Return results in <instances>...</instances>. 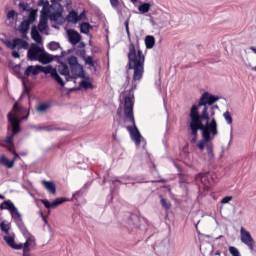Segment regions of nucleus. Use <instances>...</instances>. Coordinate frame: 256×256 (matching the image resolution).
I'll list each match as a JSON object with an SVG mask.
<instances>
[{"instance_id": "9d476101", "label": "nucleus", "mask_w": 256, "mask_h": 256, "mask_svg": "<svg viewBox=\"0 0 256 256\" xmlns=\"http://www.w3.org/2000/svg\"><path fill=\"white\" fill-rule=\"evenodd\" d=\"M8 121L12 127V133L13 135H17L18 133H21V121L13 116V114H8Z\"/></svg>"}, {"instance_id": "a19ab883", "label": "nucleus", "mask_w": 256, "mask_h": 256, "mask_svg": "<svg viewBox=\"0 0 256 256\" xmlns=\"http://www.w3.org/2000/svg\"><path fill=\"white\" fill-rule=\"evenodd\" d=\"M86 65H90V67H95V62H93V57L87 56L85 58Z\"/></svg>"}, {"instance_id": "b1692460", "label": "nucleus", "mask_w": 256, "mask_h": 256, "mask_svg": "<svg viewBox=\"0 0 256 256\" xmlns=\"http://www.w3.org/2000/svg\"><path fill=\"white\" fill-rule=\"evenodd\" d=\"M91 29V24L88 22H83L80 24V33H83L84 35H89V31Z\"/></svg>"}, {"instance_id": "ea45409f", "label": "nucleus", "mask_w": 256, "mask_h": 256, "mask_svg": "<svg viewBox=\"0 0 256 256\" xmlns=\"http://www.w3.org/2000/svg\"><path fill=\"white\" fill-rule=\"evenodd\" d=\"M34 243H35V240L33 238H28L22 248L27 247V249H29V247H31V245H33Z\"/></svg>"}, {"instance_id": "c9c22d12", "label": "nucleus", "mask_w": 256, "mask_h": 256, "mask_svg": "<svg viewBox=\"0 0 256 256\" xmlns=\"http://www.w3.org/2000/svg\"><path fill=\"white\" fill-rule=\"evenodd\" d=\"M60 47L61 46L57 42H50L48 44V49H50V51H57V49H59Z\"/></svg>"}, {"instance_id": "ddd939ff", "label": "nucleus", "mask_w": 256, "mask_h": 256, "mask_svg": "<svg viewBox=\"0 0 256 256\" xmlns=\"http://www.w3.org/2000/svg\"><path fill=\"white\" fill-rule=\"evenodd\" d=\"M42 204H44V207H46V209H55L57 207H59V205H62V203H65L68 201L67 198H56L55 201H53L51 204L49 203V200L47 199H42L40 200Z\"/></svg>"}, {"instance_id": "13d9d810", "label": "nucleus", "mask_w": 256, "mask_h": 256, "mask_svg": "<svg viewBox=\"0 0 256 256\" xmlns=\"http://www.w3.org/2000/svg\"><path fill=\"white\" fill-rule=\"evenodd\" d=\"M0 199H2V200L5 199V196L0 194Z\"/></svg>"}, {"instance_id": "2f4dec72", "label": "nucleus", "mask_w": 256, "mask_h": 256, "mask_svg": "<svg viewBox=\"0 0 256 256\" xmlns=\"http://www.w3.org/2000/svg\"><path fill=\"white\" fill-rule=\"evenodd\" d=\"M206 149H207L208 157H210V159H213V157H215V154L213 153V143L209 142L206 145Z\"/></svg>"}, {"instance_id": "680f3d73", "label": "nucleus", "mask_w": 256, "mask_h": 256, "mask_svg": "<svg viewBox=\"0 0 256 256\" xmlns=\"http://www.w3.org/2000/svg\"><path fill=\"white\" fill-rule=\"evenodd\" d=\"M58 3L60 2V1H62V0H56Z\"/></svg>"}, {"instance_id": "79ce46f5", "label": "nucleus", "mask_w": 256, "mask_h": 256, "mask_svg": "<svg viewBox=\"0 0 256 256\" xmlns=\"http://www.w3.org/2000/svg\"><path fill=\"white\" fill-rule=\"evenodd\" d=\"M230 201H233V196H226V197L222 198L220 203H222V205H225V204L229 203Z\"/></svg>"}, {"instance_id": "4d7b16f0", "label": "nucleus", "mask_w": 256, "mask_h": 256, "mask_svg": "<svg viewBox=\"0 0 256 256\" xmlns=\"http://www.w3.org/2000/svg\"><path fill=\"white\" fill-rule=\"evenodd\" d=\"M80 47H85V43H80Z\"/></svg>"}, {"instance_id": "4c0bfd02", "label": "nucleus", "mask_w": 256, "mask_h": 256, "mask_svg": "<svg viewBox=\"0 0 256 256\" xmlns=\"http://www.w3.org/2000/svg\"><path fill=\"white\" fill-rule=\"evenodd\" d=\"M229 252L231 253L232 256H241V253H239V250L235 248V246H230Z\"/></svg>"}, {"instance_id": "864d4df0", "label": "nucleus", "mask_w": 256, "mask_h": 256, "mask_svg": "<svg viewBox=\"0 0 256 256\" xmlns=\"http://www.w3.org/2000/svg\"><path fill=\"white\" fill-rule=\"evenodd\" d=\"M13 110H14V111H19V105L14 104V106H13Z\"/></svg>"}, {"instance_id": "a211bd4d", "label": "nucleus", "mask_w": 256, "mask_h": 256, "mask_svg": "<svg viewBox=\"0 0 256 256\" xmlns=\"http://www.w3.org/2000/svg\"><path fill=\"white\" fill-rule=\"evenodd\" d=\"M0 165H3L7 169H13L14 161L9 160V158L6 156H1L0 157Z\"/></svg>"}, {"instance_id": "e433bc0d", "label": "nucleus", "mask_w": 256, "mask_h": 256, "mask_svg": "<svg viewBox=\"0 0 256 256\" xmlns=\"http://www.w3.org/2000/svg\"><path fill=\"white\" fill-rule=\"evenodd\" d=\"M81 86L84 88V89H93V83L87 81V80H83L81 82Z\"/></svg>"}, {"instance_id": "39448f33", "label": "nucleus", "mask_w": 256, "mask_h": 256, "mask_svg": "<svg viewBox=\"0 0 256 256\" xmlns=\"http://www.w3.org/2000/svg\"><path fill=\"white\" fill-rule=\"evenodd\" d=\"M211 133L213 135V137H215V135H217L218 131H217V120L215 119V117H213L210 121V123H208V129L204 130L203 132V139L200 140L197 144L198 149H200V151H203V149H205V145L207 146L208 143H211V140L213 139L211 137Z\"/></svg>"}, {"instance_id": "a878e982", "label": "nucleus", "mask_w": 256, "mask_h": 256, "mask_svg": "<svg viewBox=\"0 0 256 256\" xmlns=\"http://www.w3.org/2000/svg\"><path fill=\"white\" fill-rule=\"evenodd\" d=\"M30 25L31 24H29V22H27L26 20L22 21V23L20 24V33H22V35H25L27 31H29Z\"/></svg>"}, {"instance_id": "052dcab7", "label": "nucleus", "mask_w": 256, "mask_h": 256, "mask_svg": "<svg viewBox=\"0 0 256 256\" xmlns=\"http://www.w3.org/2000/svg\"><path fill=\"white\" fill-rule=\"evenodd\" d=\"M127 83H129V77H127Z\"/></svg>"}, {"instance_id": "f8f14e48", "label": "nucleus", "mask_w": 256, "mask_h": 256, "mask_svg": "<svg viewBox=\"0 0 256 256\" xmlns=\"http://www.w3.org/2000/svg\"><path fill=\"white\" fill-rule=\"evenodd\" d=\"M67 36L68 41L71 43V45H77L78 43H81V34L77 32L75 29H69L67 30Z\"/></svg>"}, {"instance_id": "c03bdc74", "label": "nucleus", "mask_w": 256, "mask_h": 256, "mask_svg": "<svg viewBox=\"0 0 256 256\" xmlns=\"http://www.w3.org/2000/svg\"><path fill=\"white\" fill-rule=\"evenodd\" d=\"M110 4L114 9H117L120 5L119 0H110Z\"/></svg>"}, {"instance_id": "f257e3e1", "label": "nucleus", "mask_w": 256, "mask_h": 256, "mask_svg": "<svg viewBox=\"0 0 256 256\" xmlns=\"http://www.w3.org/2000/svg\"><path fill=\"white\" fill-rule=\"evenodd\" d=\"M127 67L134 72L129 94L124 98V116L126 123L132 124V126L126 127L127 131L130 133V137L135 145L139 146L141 145V132H139V128H137V124H135V115L133 114V107H135V102L133 101L135 94L133 91L137 89V85H139L141 79H143L145 73V55H143V51H137L133 43L129 44Z\"/></svg>"}, {"instance_id": "4be33fe9", "label": "nucleus", "mask_w": 256, "mask_h": 256, "mask_svg": "<svg viewBox=\"0 0 256 256\" xmlns=\"http://www.w3.org/2000/svg\"><path fill=\"white\" fill-rule=\"evenodd\" d=\"M145 45H146V49H153V47H155V37L154 36H146Z\"/></svg>"}, {"instance_id": "09e8293b", "label": "nucleus", "mask_w": 256, "mask_h": 256, "mask_svg": "<svg viewBox=\"0 0 256 256\" xmlns=\"http://www.w3.org/2000/svg\"><path fill=\"white\" fill-rule=\"evenodd\" d=\"M125 27H126V33L128 37H131V32L129 31V21L125 22Z\"/></svg>"}, {"instance_id": "72a5a7b5", "label": "nucleus", "mask_w": 256, "mask_h": 256, "mask_svg": "<svg viewBox=\"0 0 256 256\" xmlns=\"http://www.w3.org/2000/svg\"><path fill=\"white\" fill-rule=\"evenodd\" d=\"M223 117H224L225 121L228 123V125H232L233 124V117L231 116V113H229V111H226L223 114Z\"/></svg>"}, {"instance_id": "0eeeda50", "label": "nucleus", "mask_w": 256, "mask_h": 256, "mask_svg": "<svg viewBox=\"0 0 256 256\" xmlns=\"http://www.w3.org/2000/svg\"><path fill=\"white\" fill-rule=\"evenodd\" d=\"M5 45L12 51H21V49H29V42L21 38H14L13 40H7Z\"/></svg>"}, {"instance_id": "f03ea898", "label": "nucleus", "mask_w": 256, "mask_h": 256, "mask_svg": "<svg viewBox=\"0 0 256 256\" xmlns=\"http://www.w3.org/2000/svg\"><path fill=\"white\" fill-rule=\"evenodd\" d=\"M219 101V97H215L214 95L209 94V92H204L199 100L198 105H192L190 109V115L193 113L198 116L199 119L206 121L209 123V112L211 117L215 116L214 107H210L209 105H213Z\"/></svg>"}, {"instance_id": "6e6d98bb", "label": "nucleus", "mask_w": 256, "mask_h": 256, "mask_svg": "<svg viewBox=\"0 0 256 256\" xmlns=\"http://www.w3.org/2000/svg\"><path fill=\"white\" fill-rule=\"evenodd\" d=\"M39 215H40L41 218H42V217H45V214H43V211H40V212H39Z\"/></svg>"}, {"instance_id": "20e7f679", "label": "nucleus", "mask_w": 256, "mask_h": 256, "mask_svg": "<svg viewBox=\"0 0 256 256\" xmlns=\"http://www.w3.org/2000/svg\"><path fill=\"white\" fill-rule=\"evenodd\" d=\"M189 118H190V130L192 135L191 143H197V137H198L199 131H202V136H203V133L205 130L208 129V123L210 122H206V125H204L203 121L205 120L199 118V116L194 112H192V114H189Z\"/></svg>"}, {"instance_id": "aec40b11", "label": "nucleus", "mask_w": 256, "mask_h": 256, "mask_svg": "<svg viewBox=\"0 0 256 256\" xmlns=\"http://www.w3.org/2000/svg\"><path fill=\"white\" fill-rule=\"evenodd\" d=\"M31 37L36 43H41L42 38L41 34H39V30H37V27L33 26L31 29Z\"/></svg>"}, {"instance_id": "cd10ccee", "label": "nucleus", "mask_w": 256, "mask_h": 256, "mask_svg": "<svg viewBox=\"0 0 256 256\" xmlns=\"http://www.w3.org/2000/svg\"><path fill=\"white\" fill-rule=\"evenodd\" d=\"M15 17H17V12H15V10H10L6 14V19L7 21H10V23L15 21Z\"/></svg>"}, {"instance_id": "3c124183", "label": "nucleus", "mask_w": 256, "mask_h": 256, "mask_svg": "<svg viewBox=\"0 0 256 256\" xmlns=\"http://www.w3.org/2000/svg\"><path fill=\"white\" fill-rule=\"evenodd\" d=\"M13 155H14V157L11 161H14V164H15V161H17V159H19V154H17V152H14Z\"/></svg>"}, {"instance_id": "f704fd0d", "label": "nucleus", "mask_w": 256, "mask_h": 256, "mask_svg": "<svg viewBox=\"0 0 256 256\" xmlns=\"http://www.w3.org/2000/svg\"><path fill=\"white\" fill-rule=\"evenodd\" d=\"M0 229L1 231H3V233H6V235H9V229H11V227L9 226V224H5V222H2L0 224Z\"/></svg>"}, {"instance_id": "1a4fd4ad", "label": "nucleus", "mask_w": 256, "mask_h": 256, "mask_svg": "<svg viewBox=\"0 0 256 256\" xmlns=\"http://www.w3.org/2000/svg\"><path fill=\"white\" fill-rule=\"evenodd\" d=\"M41 53H43V48L33 43L30 45V48L28 49V59H30V61H38L39 57L41 56Z\"/></svg>"}, {"instance_id": "dca6fc26", "label": "nucleus", "mask_w": 256, "mask_h": 256, "mask_svg": "<svg viewBox=\"0 0 256 256\" xmlns=\"http://www.w3.org/2000/svg\"><path fill=\"white\" fill-rule=\"evenodd\" d=\"M38 61L40 63H42V65H47V64L51 63V61H53V56H51L49 53L45 52V50L43 49L38 58Z\"/></svg>"}, {"instance_id": "f3484780", "label": "nucleus", "mask_w": 256, "mask_h": 256, "mask_svg": "<svg viewBox=\"0 0 256 256\" xmlns=\"http://www.w3.org/2000/svg\"><path fill=\"white\" fill-rule=\"evenodd\" d=\"M70 71L74 79H77V77H81V73H83V66H81L80 64H77L76 66L70 67Z\"/></svg>"}, {"instance_id": "c756f323", "label": "nucleus", "mask_w": 256, "mask_h": 256, "mask_svg": "<svg viewBox=\"0 0 256 256\" xmlns=\"http://www.w3.org/2000/svg\"><path fill=\"white\" fill-rule=\"evenodd\" d=\"M36 19H37V12H35V10H32L26 21L31 25V23H35Z\"/></svg>"}, {"instance_id": "423d86ee", "label": "nucleus", "mask_w": 256, "mask_h": 256, "mask_svg": "<svg viewBox=\"0 0 256 256\" xmlns=\"http://www.w3.org/2000/svg\"><path fill=\"white\" fill-rule=\"evenodd\" d=\"M56 68H53V66H28L24 72L25 77H29L31 75H39V73H44V75H51L53 76V71H55Z\"/></svg>"}, {"instance_id": "de8ad7c7", "label": "nucleus", "mask_w": 256, "mask_h": 256, "mask_svg": "<svg viewBox=\"0 0 256 256\" xmlns=\"http://www.w3.org/2000/svg\"><path fill=\"white\" fill-rule=\"evenodd\" d=\"M12 57H14V59H19V57H21V54H19V51L13 50Z\"/></svg>"}, {"instance_id": "4468645a", "label": "nucleus", "mask_w": 256, "mask_h": 256, "mask_svg": "<svg viewBox=\"0 0 256 256\" xmlns=\"http://www.w3.org/2000/svg\"><path fill=\"white\" fill-rule=\"evenodd\" d=\"M42 185L48 193H51V195H56L57 193V186L55 185V182L53 181H47V180H42Z\"/></svg>"}, {"instance_id": "9b49d317", "label": "nucleus", "mask_w": 256, "mask_h": 256, "mask_svg": "<svg viewBox=\"0 0 256 256\" xmlns=\"http://www.w3.org/2000/svg\"><path fill=\"white\" fill-rule=\"evenodd\" d=\"M196 181L197 183H201L204 186V189H209V185L213 183V178L211 177V174L204 173L197 175Z\"/></svg>"}, {"instance_id": "473e14b6", "label": "nucleus", "mask_w": 256, "mask_h": 256, "mask_svg": "<svg viewBox=\"0 0 256 256\" xmlns=\"http://www.w3.org/2000/svg\"><path fill=\"white\" fill-rule=\"evenodd\" d=\"M47 109H49V104L42 103L37 106L36 111H38V113H45V111H47Z\"/></svg>"}, {"instance_id": "5fc2aeb1", "label": "nucleus", "mask_w": 256, "mask_h": 256, "mask_svg": "<svg viewBox=\"0 0 256 256\" xmlns=\"http://www.w3.org/2000/svg\"><path fill=\"white\" fill-rule=\"evenodd\" d=\"M42 220H43L44 223L47 225V223H48V222H47V217L43 216V217H42Z\"/></svg>"}, {"instance_id": "2eb2a0df", "label": "nucleus", "mask_w": 256, "mask_h": 256, "mask_svg": "<svg viewBox=\"0 0 256 256\" xmlns=\"http://www.w3.org/2000/svg\"><path fill=\"white\" fill-rule=\"evenodd\" d=\"M3 239L12 249H23V244H15L14 236H4Z\"/></svg>"}, {"instance_id": "c85d7f7f", "label": "nucleus", "mask_w": 256, "mask_h": 256, "mask_svg": "<svg viewBox=\"0 0 256 256\" xmlns=\"http://www.w3.org/2000/svg\"><path fill=\"white\" fill-rule=\"evenodd\" d=\"M68 65H70V67H75L79 65V60L77 59V56L68 57Z\"/></svg>"}, {"instance_id": "bb28decb", "label": "nucleus", "mask_w": 256, "mask_h": 256, "mask_svg": "<svg viewBox=\"0 0 256 256\" xmlns=\"http://www.w3.org/2000/svg\"><path fill=\"white\" fill-rule=\"evenodd\" d=\"M150 10L151 4L149 3H143L138 7V11H140V13H149Z\"/></svg>"}, {"instance_id": "8fccbe9b", "label": "nucleus", "mask_w": 256, "mask_h": 256, "mask_svg": "<svg viewBox=\"0 0 256 256\" xmlns=\"http://www.w3.org/2000/svg\"><path fill=\"white\" fill-rule=\"evenodd\" d=\"M86 13L85 11L81 12L80 15H78V21H81V19H85Z\"/></svg>"}, {"instance_id": "a18cd8bd", "label": "nucleus", "mask_w": 256, "mask_h": 256, "mask_svg": "<svg viewBox=\"0 0 256 256\" xmlns=\"http://www.w3.org/2000/svg\"><path fill=\"white\" fill-rule=\"evenodd\" d=\"M15 137V135H13V133L10 135V136H8L7 138H6V143L8 144V145H13V138Z\"/></svg>"}, {"instance_id": "6e6552de", "label": "nucleus", "mask_w": 256, "mask_h": 256, "mask_svg": "<svg viewBox=\"0 0 256 256\" xmlns=\"http://www.w3.org/2000/svg\"><path fill=\"white\" fill-rule=\"evenodd\" d=\"M240 239L242 243H244V245H247V247H249L250 251H253L255 249V240H253L251 233L245 230L244 227H241L240 229Z\"/></svg>"}, {"instance_id": "58836bf2", "label": "nucleus", "mask_w": 256, "mask_h": 256, "mask_svg": "<svg viewBox=\"0 0 256 256\" xmlns=\"http://www.w3.org/2000/svg\"><path fill=\"white\" fill-rule=\"evenodd\" d=\"M160 203L164 209L168 211V209H171V204L167 203V200L165 198H161Z\"/></svg>"}, {"instance_id": "393cba45", "label": "nucleus", "mask_w": 256, "mask_h": 256, "mask_svg": "<svg viewBox=\"0 0 256 256\" xmlns=\"http://www.w3.org/2000/svg\"><path fill=\"white\" fill-rule=\"evenodd\" d=\"M58 72L67 79L69 77V66H67V64H62L59 67Z\"/></svg>"}, {"instance_id": "412c9836", "label": "nucleus", "mask_w": 256, "mask_h": 256, "mask_svg": "<svg viewBox=\"0 0 256 256\" xmlns=\"http://www.w3.org/2000/svg\"><path fill=\"white\" fill-rule=\"evenodd\" d=\"M51 77L52 79H54V81H56V83H58V85H60L61 87H65V82L63 81V78L59 76V73H57V69L53 70Z\"/></svg>"}, {"instance_id": "5701e85b", "label": "nucleus", "mask_w": 256, "mask_h": 256, "mask_svg": "<svg viewBox=\"0 0 256 256\" xmlns=\"http://www.w3.org/2000/svg\"><path fill=\"white\" fill-rule=\"evenodd\" d=\"M68 21H70L71 23H78V21H79V14L77 13V11L72 10L71 12H69V14H68Z\"/></svg>"}, {"instance_id": "49530a36", "label": "nucleus", "mask_w": 256, "mask_h": 256, "mask_svg": "<svg viewBox=\"0 0 256 256\" xmlns=\"http://www.w3.org/2000/svg\"><path fill=\"white\" fill-rule=\"evenodd\" d=\"M23 256H31V250L29 248H23Z\"/></svg>"}, {"instance_id": "603ef678", "label": "nucleus", "mask_w": 256, "mask_h": 256, "mask_svg": "<svg viewBox=\"0 0 256 256\" xmlns=\"http://www.w3.org/2000/svg\"><path fill=\"white\" fill-rule=\"evenodd\" d=\"M8 149H9L10 153H13V154L15 153V146H13V144L10 145V147Z\"/></svg>"}, {"instance_id": "37998d69", "label": "nucleus", "mask_w": 256, "mask_h": 256, "mask_svg": "<svg viewBox=\"0 0 256 256\" xmlns=\"http://www.w3.org/2000/svg\"><path fill=\"white\" fill-rule=\"evenodd\" d=\"M19 7L22 9V11H29V4H25V2H20Z\"/></svg>"}, {"instance_id": "6ab92c4d", "label": "nucleus", "mask_w": 256, "mask_h": 256, "mask_svg": "<svg viewBox=\"0 0 256 256\" xmlns=\"http://www.w3.org/2000/svg\"><path fill=\"white\" fill-rule=\"evenodd\" d=\"M47 16H41L40 22L38 24V30L43 33V31H47Z\"/></svg>"}, {"instance_id": "7ed1b4c3", "label": "nucleus", "mask_w": 256, "mask_h": 256, "mask_svg": "<svg viewBox=\"0 0 256 256\" xmlns=\"http://www.w3.org/2000/svg\"><path fill=\"white\" fill-rule=\"evenodd\" d=\"M9 211L14 223L23 232L27 231L25 223H23V216L19 209L16 208L15 204L11 200H6L0 204V211Z\"/></svg>"}, {"instance_id": "bf43d9fd", "label": "nucleus", "mask_w": 256, "mask_h": 256, "mask_svg": "<svg viewBox=\"0 0 256 256\" xmlns=\"http://www.w3.org/2000/svg\"><path fill=\"white\" fill-rule=\"evenodd\" d=\"M131 1V3H135L137 0H130Z\"/></svg>"}, {"instance_id": "7c9ffc66", "label": "nucleus", "mask_w": 256, "mask_h": 256, "mask_svg": "<svg viewBox=\"0 0 256 256\" xmlns=\"http://www.w3.org/2000/svg\"><path fill=\"white\" fill-rule=\"evenodd\" d=\"M61 17H63V14L61 12H54L50 14V21H55L57 23V21H59Z\"/></svg>"}]
</instances>
